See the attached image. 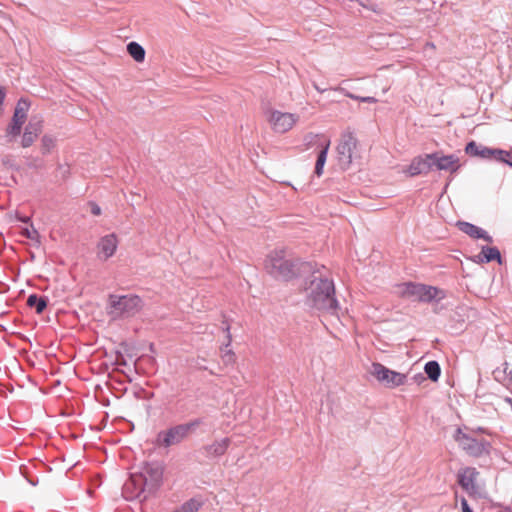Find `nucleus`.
<instances>
[{
	"label": "nucleus",
	"instance_id": "obj_1",
	"mask_svg": "<svg viewBox=\"0 0 512 512\" xmlns=\"http://www.w3.org/2000/svg\"><path fill=\"white\" fill-rule=\"evenodd\" d=\"M305 291L312 307L325 314H337L338 302L334 297V284L330 279L314 272Z\"/></svg>",
	"mask_w": 512,
	"mask_h": 512
},
{
	"label": "nucleus",
	"instance_id": "obj_2",
	"mask_svg": "<svg viewBox=\"0 0 512 512\" xmlns=\"http://www.w3.org/2000/svg\"><path fill=\"white\" fill-rule=\"evenodd\" d=\"M395 293L402 299L418 302H431L432 300H442L446 297V293L442 289L414 282L398 284L395 287Z\"/></svg>",
	"mask_w": 512,
	"mask_h": 512
},
{
	"label": "nucleus",
	"instance_id": "obj_3",
	"mask_svg": "<svg viewBox=\"0 0 512 512\" xmlns=\"http://www.w3.org/2000/svg\"><path fill=\"white\" fill-rule=\"evenodd\" d=\"M266 269L276 278L291 280L301 271H307L308 266L296 261L285 259L279 252L271 253L266 260Z\"/></svg>",
	"mask_w": 512,
	"mask_h": 512
},
{
	"label": "nucleus",
	"instance_id": "obj_4",
	"mask_svg": "<svg viewBox=\"0 0 512 512\" xmlns=\"http://www.w3.org/2000/svg\"><path fill=\"white\" fill-rule=\"evenodd\" d=\"M143 307L142 299L134 294L110 295L108 298V314L112 318L132 317Z\"/></svg>",
	"mask_w": 512,
	"mask_h": 512
},
{
	"label": "nucleus",
	"instance_id": "obj_5",
	"mask_svg": "<svg viewBox=\"0 0 512 512\" xmlns=\"http://www.w3.org/2000/svg\"><path fill=\"white\" fill-rule=\"evenodd\" d=\"M266 120L273 132L284 134L293 129L299 121V115L290 112H282L276 109H269L266 112Z\"/></svg>",
	"mask_w": 512,
	"mask_h": 512
},
{
	"label": "nucleus",
	"instance_id": "obj_6",
	"mask_svg": "<svg viewBox=\"0 0 512 512\" xmlns=\"http://www.w3.org/2000/svg\"><path fill=\"white\" fill-rule=\"evenodd\" d=\"M370 373L387 388H396L404 385L407 380L405 374L390 370L381 363H372Z\"/></svg>",
	"mask_w": 512,
	"mask_h": 512
},
{
	"label": "nucleus",
	"instance_id": "obj_7",
	"mask_svg": "<svg viewBox=\"0 0 512 512\" xmlns=\"http://www.w3.org/2000/svg\"><path fill=\"white\" fill-rule=\"evenodd\" d=\"M136 474L141 477V485L149 496L155 493L162 483L163 469L160 465L146 463Z\"/></svg>",
	"mask_w": 512,
	"mask_h": 512
},
{
	"label": "nucleus",
	"instance_id": "obj_8",
	"mask_svg": "<svg viewBox=\"0 0 512 512\" xmlns=\"http://www.w3.org/2000/svg\"><path fill=\"white\" fill-rule=\"evenodd\" d=\"M196 423H186L177 425L166 431H162L158 434L157 441L159 445L169 447L180 443L184 440L195 428Z\"/></svg>",
	"mask_w": 512,
	"mask_h": 512
},
{
	"label": "nucleus",
	"instance_id": "obj_9",
	"mask_svg": "<svg viewBox=\"0 0 512 512\" xmlns=\"http://www.w3.org/2000/svg\"><path fill=\"white\" fill-rule=\"evenodd\" d=\"M357 144V139L351 132L342 134L337 145L338 158L342 165L349 166L352 163Z\"/></svg>",
	"mask_w": 512,
	"mask_h": 512
},
{
	"label": "nucleus",
	"instance_id": "obj_10",
	"mask_svg": "<svg viewBox=\"0 0 512 512\" xmlns=\"http://www.w3.org/2000/svg\"><path fill=\"white\" fill-rule=\"evenodd\" d=\"M30 108V102L21 98L15 107L14 114L12 117V121L7 128V133L12 136H18L21 132V128L23 124L27 120L28 111Z\"/></svg>",
	"mask_w": 512,
	"mask_h": 512
},
{
	"label": "nucleus",
	"instance_id": "obj_11",
	"mask_svg": "<svg viewBox=\"0 0 512 512\" xmlns=\"http://www.w3.org/2000/svg\"><path fill=\"white\" fill-rule=\"evenodd\" d=\"M141 477L137 476L136 473L132 474L130 478L125 482L122 494L127 500L139 499L143 501L149 497L148 492L141 485Z\"/></svg>",
	"mask_w": 512,
	"mask_h": 512
},
{
	"label": "nucleus",
	"instance_id": "obj_12",
	"mask_svg": "<svg viewBox=\"0 0 512 512\" xmlns=\"http://www.w3.org/2000/svg\"><path fill=\"white\" fill-rule=\"evenodd\" d=\"M454 439L471 456H480L485 451V444L482 441L470 437L461 429H457Z\"/></svg>",
	"mask_w": 512,
	"mask_h": 512
},
{
	"label": "nucleus",
	"instance_id": "obj_13",
	"mask_svg": "<svg viewBox=\"0 0 512 512\" xmlns=\"http://www.w3.org/2000/svg\"><path fill=\"white\" fill-rule=\"evenodd\" d=\"M432 160V167L438 170L448 171L451 174L457 172L461 167L460 159L455 155H440L439 153L428 154Z\"/></svg>",
	"mask_w": 512,
	"mask_h": 512
},
{
	"label": "nucleus",
	"instance_id": "obj_14",
	"mask_svg": "<svg viewBox=\"0 0 512 512\" xmlns=\"http://www.w3.org/2000/svg\"><path fill=\"white\" fill-rule=\"evenodd\" d=\"M479 472L472 467H466L458 473V483L471 496L478 494L476 479Z\"/></svg>",
	"mask_w": 512,
	"mask_h": 512
},
{
	"label": "nucleus",
	"instance_id": "obj_15",
	"mask_svg": "<svg viewBox=\"0 0 512 512\" xmlns=\"http://www.w3.org/2000/svg\"><path fill=\"white\" fill-rule=\"evenodd\" d=\"M311 138L319 143L321 147V151L318 154L316 164H315V174L320 177L323 174V168L327 159V153L330 147V139L321 134L312 135Z\"/></svg>",
	"mask_w": 512,
	"mask_h": 512
},
{
	"label": "nucleus",
	"instance_id": "obj_16",
	"mask_svg": "<svg viewBox=\"0 0 512 512\" xmlns=\"http://www.w3.org/2000/svg\"><path fill=\"white\" fill-rule=\"evenodd\" d=\"M97 247L99 258L106 261L115 254L118 247V238L114 233L108 234L100 239Z\"/></svg>",
	"mask_w": 512,
	"mask_h": 512
},
{
	"label": "nucleus",
	"instance_id": "obj_17",
	"mask_svg": "<svg viewBox=\"0 0 512 512\" xmlns=\"http://www.w3.org/2000/svg\"><path fill=\"white\" fill-rule=\"evenodd\" d=\"M43 121L41 119L32 118L25 128L22 136L21 145L24 148L30 147L39 134L42 132Z\"/></svg>",
	"mask_w": 512,
	"mask_h": 512
},
{
	"label": "nucleus",
	"instance_id": "obj_18",
	"mask_svg": "<svg viewBox=\"0 0 512 512\" xmlns=\"http://www.w3.org/2000/svg\"><path fill=\"white\" fill-rule=\"evenodd\" d=\"M432 169V160L428 157V154L425 156H418L414 158L410 165L407 167L405 172L409 176H416L422 173H427Z\"/></svg>",
	"mask_w": 512,
	"mask_h": 512
},
{
	"label": "nucleus",
	"instance_id": "obj_19",
	"mask_svg": "<svg viewBox=\"0 0 512 512\" xmlns=\"http://www.w3.org/2000/svg\"><path fill=\"white\" fill-rule=\"evenodd\" d=\"M456 226L460 231H462L463 233H465L466 235L470 236L473 239H483L486 242H492V237L489 236L485 230L481 229L480 227L474 224L465 221H458L456 223Z\"/></svg>",
	"mask_w": 512,
	"mask_h": 512
},
{
	"label": "nucleus",
	"instance_id": "obj_20",
	"mask_svg": "<svg viewBox=\"0 0 512 512\" xmlns=\"http://www.w3.org/2000/svg\"><path fill=\"white\" fill-rule=\"evenodd\" d=\"M465 152L471 156H478L481 158H490L493 154V149L478 145L476 142L471 141L465 147Z\"/></svg>",
	"mask_w": 512,
	"mask_h": 512
},
{
	"label": "nucleus",
	"instance_id": "obj_21",
	"mask_svg": "<svg viewBox=\"0 0 512 512\" xmlns=\"http://www.w3.org/2000/svg\"><path fill=\"white\" fill-rule=\"evenodd\" d=\"M230 445L229 438H223L220 441H215L211 445H208L205 449L208 454L213 456H221L223 455Z\"/></svg>",
	"mask_w": 512,
	"mask_h": 512
},
{
	"label": "nucleus",
	"instance_id": "obj_22",
	"mask_svg": "<svg viewBox=\"0 0 512 512\" xmlns=\"http://www.w3.org/2000/svg\"><path fill=\"white\" fill-rule=\"evenodd\" d=\"M478 257L480 262H490L493 260L501 262V254L496 247H483Z\"/></svg>",
	"mask_w": 512,
	"mask_h": 512
},
{
	"label": "nucleus",
	"instance_id": "obj_23",
	"mask_svg": "<svg viewBox=\"0 0 512 512\" xmlns=\"http://www.w3.org/2000/svg\"><path fill=\"white\" fill-rule=\"evenodd\" d=\"M127 51L136 62L142 63L145 60V50L137 42H130L127 45Z\"/></svg>",
	"mask_w": 512,
	"mask_h": 512
},
{
	"label": "nucleus",
	"instance_id": "obj_24",
	"mask_svg": "<svg viewBox=\"0 0 512 512\" xmlns=\"http://www.w3.org/2000/svg\"><path fill=\"white\" fill-rule=\"evenodd\" d=\"M27 305L31 308H35L36 312L40 314L47 307V300L43 297H38L37 295L32 294L27 299Z\"/></svg>",
	"mask_w": 512,
	"mask_h": 512
},
{
	"label": "nucleus",
	"instance_id": "obj_25",
	"mask_svg": "<svg viewBox=\"0 0 512 512\" xmlns=\"http://www.w3.org/2000/svg\"><path fill=\"white\" fill-rule=\"evenodd\" d=\"M57 140L50 134H45L41 138V152L46 155L49 154L56 147Z\"/></svg>",
	"mask_w": 512,
	"mask_h": 512
},
{
	"label": "nucleus",
	"instance_id": "obj_26",
	"mask_svg": "<svg viewBox=\"0 0 512 512\" xmlns=\"http://www.w3.org/2000/svg\"><path fill=\"white\" fill-rule=\"evenodd\" d=\"M424 370L432 381H437L441 373L440 366L436 361L426 363Z\"/></svg>",
	"mask_w": 512,
	"mask_h": 512
},
{
	"label": "nucleus",
	"instance_id": "obj_27",
	"mask_svg": "<svg viewBox=\"0 0 512 512\" xmlns=\"http://www.w3.org/2000/svg\"><path fill=\"white\" fill-rule=\"evenodd\" d=\"M200 508V503L195 499H190L183 503L180 507L175 508L171 512H197Z\"/></svg>",
	"mask_w": 512,
	"mask_h": 512
},
{
	"label": "nucleus",
	"instance_id": "obj_28",
	"mask_svg": "<svg viewBox=\"0 0 512 512\" xmlns=\"http://www.w3.org/2000/svg\"><path fill=\"white\" fill-rule=\"evenodd\" d=\"M345 95L351 99L359 100L361 102H367V103H376L377 102V99L374 97H359V96L353 95L349 92H347Z\"/></svg>",
	"mask_w": 512,
	"mask_h": 512
},
{
	"label": "nucleus",
	"instance_id": "obj_29",
	"mask_svg": "<svg viewBox=\"0 0 512 512\" xmlns=\"http://www.w3.org/2000/svg\"><path fill=\"white\" fill-rule=\"evenodd\" d=\"M510 154L503 150H493L492 157L496 158L497 160L508 162L506 157H509Z\"/></svg>",
	"mask_w": 512,
	"mask_h": 512
},
{
	"label": "nucleus",
	"instance_id": "obj_30",
	"mask_svg": "<svg viewBox=\"0 0 512 512\" xmlns=\"http://www.w3.org/2000/svg\"><path fill=\"white\" fill-rule=\"evenodd\" d=\"M223 360L225 363H230V364L235 363V361H236L235 353L230 349L226 350L223 354Z\"/></svg>",
	"mask_w": 512,
	"mask_h": 512
},
{
	"label": "nucleus",
	"instance_id": "obj_31",
	"mask_svg": "<svg viewBox=\"0 0 512 512\" xmlns=\"http://www.w3.org/2000/svg\"><path fill=\"white\" fill-rule=\"evenodd\" d=\"M22 234H23L25 237H27V238H29V239H32V240H34V239L38 238V236H39V234H38L37 230H36V229H34L33 227H32L31 229H29V228L24 229V230H23V232H22Z\"/></svg>",
	"mask_w": 512,
	"mask_h": 512
},
{
	"label": "nucleus",
	"instance_id": "obj_32",
	"mask_svg": "<svg viewBox=\"0 0 512 512\" xmlns=\"http://www.w3.org/2000/svg\"><path fill=\"white\" fill-rule=\"evenodd\" d=\"M91 213L95 216H99L101 214V208L96 203H90Z\"/></svg>",
	"mask_w": 512,
	"mask_h": 512
},
{
	"label": "nucleus",
	"instance_id": "obj_33",
	"mask_svg": "<svg viewBox=\"0 0 512 512\" xmlns=\"http://www.w3.org/2000/svg\"><path fill=\"white\" fill-rule=\"evenodd\" d=\"M462 512H473L465 498L461 499Z\"/></svg>",
	"mask_w": 512,
	"mask_h": 512
},
{
	"label": "nucleus",
	"instance_id": "obj_34",
	"mask_svg": "<svg viewBox=\"0 0 512 512\" xmlns=\"http://www.w3.org/2000/svg\"><path fill=\"white\" fill-rule=\"evenodd\" d=\"M4 97H5V93L3 91V88H0V102L3 101Z\"/></svg>",
	"mask_w": 512,
	"mask_h": 512
},
{
	"label": "nucleus",
	"instance_id": "obj_35",
	"mask_svg": "<svg viewBox=\"0 0 512 512\" xmlns=\"http://www.w3.org/2000/svg\"><path fill=\"white\" fill-rule=\"evenodd\" d=\"M509 164L512 166V162H511V163H509Z\"/></svg>",
	"mask_w": 512,
	"mask_h": 512
}]
</instances>
